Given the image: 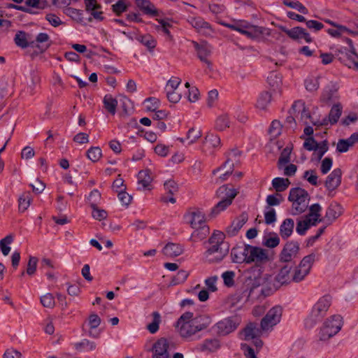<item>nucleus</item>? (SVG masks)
<instances>
[{"label": "nucleus", "instance_id": "nucleus-1", "mask_svg": "<svg viewBox=\"0 0 358 358\" xmlns=\"http://www.w3.org/2000/svg\"><path fill=\"white\" fill-rule=\"evenodd\" d=\"M248 264L255 262V264L248 269V301H262L271 293V289L265 287L268 275L264 274L262 264L270 260L268 251L260 247L248 244Z\"/></svg>", "mask_w": 358, "mask_h": 358}, {"label": "nucleus", "instance_id": "nucleus-2", "mask_svg": "<svg viewBox=\"0 0 358 358\" xmlns=\"http://www.w3.org/2000/svg\"><path fill=\"white\" fill-rule=\"evenodd\" d=\"M211 322L207 315L194 317L193 313L185 312L178 319L176 328L182 338L189 341L197 332L208 328Z\"/></svg>", "mask_w": 358, "mask_h": 358}, {"label": "nucleus", "instance_id": "nucleus-3", "mask_svg": "<svg viewBox=\"0 0 358 358\" xmlns=\"http://www.w3.org/2000/svg\"><path fill=\"white\" fill-rule=\"evenodd\" d=\"M331 303L330 295L321 297L313 306L310 315L305 320V327L307 329L313 328L317 322L322 320L326 315Z\"/></svg>", "mask_w": 358, "mask_h": 358}, {"label": "nucleus", "instance_id": "nucleus-4", "mask_svg": "<svg viewBox=\"0 0 358 358\" xmlns=\"http://www.w3.org/2000/svg\"><path fill=\"white\" fill-rule=\"evenodd\" d=\"M238 194V191L234 188H229L228 185L220 186L217 192L216 196L219 198L220 201L212 208L210 216L215 217L221 212L229 207L233 201V199Z\"/></svg>", "mask_w": 358, "mask_h": 358}, {"label": "nucleus", "instance_id": "nucleus-5", "mask_svg": "<svg viewBox=\"0 0 358 358\" xmlns=\"http://www.w3.org/2000/svg\"><path fill=\"white\" fill-rule=\"evenodd\" d=\"M310 199L308 192L301 187H294L289 191L288 200L292 202L293 215H299L303 213L308 204L306 203V200Z\"/></svg>", "mask_w": 358, "mask_h": 358}, {"label": "nucleus", "instance_id": "nucleus-6", "mask_svg": "<svg viewBox=\"0 0 358 358\" xmlns=\"http://www.w3.org/2000/svg\"><path fill=\"white\" fill-rule=\"evenodd\" d=\"M343 325L342 317L334 315L327 319L323 324L319 333L320 341H327L334 336L341 329Z\"/></svg>", "mask_w": 358, "mask_h": 358}, {"label": "nucleus", "instance_id": "nucleus-7", "mask_svg": "<svg viewBox=\"0 0 358 358\" xmlns=\"http://www.w3.org/2000/svg\"><path fill=\"white\" fill-rule=\"evenodd\" d=\"M299 250L300 246L297 241H287L279 254V262L294 264L293 259L297 257Z\"/></svg>", "mask_w": 358, "mask_h": 358}, {"label": "nucleus", "instance_id": "nucleus-8", "mask_svg": "<svg viewBox=\"0 0 358 358\" xmlns=\"http://www.w3.org/2000/svg\"><path fill=\"white\" fill-rule=\"evenodd\" d=\"M203 260L208 264H216L222 262L229 252V247L206 246Z\"/></svg>", "mask_w": 358, "mask_h": 358}, {"label": "nucleus", "instance_id": "nucleus-9", "mask_svg": "<svg viewBox=\"0 0 358 358\" xmlns=\"http://www.w3.org/2000/svg\"><path fill=\"white\" fill-rule=\"evenodd\" d=\"M282 314V308L275 306L271 308L261 320V327L263 330H268L280 322Z\"/></svg>", "mask_w": 358, "mask_h": 358}, {"label": "nucleus", "instance_id": "nucleus-10", "mask_svg": "<svg viewBox=\"0 0 358 358\" xmlns=\"http://www.w3.org/2000/svg\"><path fill=\"white\" fill-rule=\"evenodd\" d=\"M247 27L248 38L257 42L264 41L266 36H268L271 34L269 29L248 22Z\"/></svg>", "mask_w": 358, "mask_h": 358}, {"label": "nucleus", "instance_id": "nucleus-11", "mask_svg": "<svg viewBox=\"0 0 358 358\" xmlns=\"http://www.w3.org/2000/svg\"><path fill=\"white\" fill-rule=\"evenodd\" d=\"M347 43L350 48L349 52H346L345 55H342L339 57V60L343 62L345 66L350 69L358 70V55L355 52V48L353 46L352 41L350 38H347L345 39Z\"/></svg>", "mask_w": 358, "mask_h": 358}, {"label": "nucleus", "instance_id": "nucleus-12", "mask_svg": "<svg viewBox=\"0 0 358 358\" xmlns=\"http://www.w3.org/2000/svg\"><path fill=\"white\" fill-rule=\"evenodd\" d=\"M241 155V152L237 149H233L229 152L226 153L227 160L222 166L213 170L212 175L215 176L219 171L227 168V166H230L234 169V166H238L240 164Z\"/></svg>", "mask_w": 358, "mask_h": 358}, {"label": "nucleus", "instance_id": "nucleus-13", "mask_svg": "<svg viewBox=\"0 0 358 358\" xmlns=\"http://www.w3.org/2000/svg\"><path fill=\"white\" fill-rule=\"evenodd\" d=\"M338 86L337 83L330 82L324 88L321 96L320 101L324 103H329L338 98Z\"/></svg>", "mask_w": 358, "mask_h": 358}, {"label": "nucleus", "instance_id": "nucleus-14", "mask_svg": "<svg viewBox=\"0 0 358 358\" xmlns=\"http://www.w3.org/2000/svg\"><path fill=\"white\" fill-rule=\"evenodd\" d=\"M194 45V48L197 52V55L199 59L204 62L207 66L210 69L212 66V63L210 60L207 59V57L211 53V47L206 42H202L201 43H199L196 41H192Z\"/></svg>", "mask_w": 358, "mask_h": 358}, {"label": "nucleus", "instance_id": "nucleus-15", "mask_svg": "<svg viewBox=\"0 0 358 358\" xmlns=\"http://www.w3.org/2000/svg\"><path fill=\"white\" fill-rule=\"evenodd\" d=\"M169 343L165 338L158 339L152 346V358H169Z\"/></svg>", "mask_w": 358, "mask_h": 358}, {"label": "nucleus", "instance_id": "nucleus-16", "mask_svg": "<svg viewBox=\"0 0 358 358\" xmlns=\"http://www.w3.org/2000/svg\"><path fill=\"white\" fill-rule=\"evenodd\" d=\"M185 217H189V222L193 229L201 228L208 232V228H205V215L199 210L188 213Z\"/></svg>", "mask_w": 358, "mask_h": 358}, {"label": "nucleus", "instance_id": "nucleus-17", "mask_svg": "<svg viewBox=\"0 0 358 358\" xmlns=\"http://www.w3.org/2000/svg\"><path fill=\"white\" fill-rule=\"evenodd\" d=\"M285 264L284 266H281L278 273L275 277V281L280 285H287L292 282L290 272L295 264L289 263Z\"/></svg>", "mask_w": 358, "mask_h": 358}, {"label": "nucleus", "instance_id": "nucleus-18", "mask_svg": "<svg viewBox=\"0 0 358 358\" xmlns=\"http://www.w3.org/2000/svg\"><path fill=\"white\" fill-rule=\"evenodd\" d=\"M343 213V208L341 206L337 203H331L326 210L324 222L327 225L331 224L338 217Z\"/></svg>", "mask_w": 358, "mask_h": 358}, {"label": "nucleus", "instance_id": "nucleus-19", "mask_svg": "<svg viewBox=\"0 0 358 358\" xmlns=\"http://www.w3.org/2000/svg\"><path fill=\"white\" fill-rule=\"evenodd\" d=\"M342 171L339 168L334 169L327 176L324 185L329 191L335 190L341 183Z\"/></svg>", "mask_w": 358, "mask_h": 358}, {"label": "nucleus", "instance_id": "nucleus-20", "mask_svg": "<svg viewBox=\"0 0 358 358\" xmlns=\"http://www.w3.org/2000/svg\"><path fill=\"white\" fill-rule=\"evenodd\" d=\"M192 26L195 28L198 32L206 36H209L214 33L209 23L204 21L201 17H193L189 21Z\"/></svg>", "mask_w": 358, "mask_h": 358}, {"label": "nucleus", "instance_id": "nucleus-21", "mask_svg": "<svg viewBox=\"0 0 358 358\" xmlns=\"http://www.w3.org/2000/svg\"><path fill=\"white\" fill-rule=\"evenodd\" d=\"M217 333L219 335L225 336L234 331L236 327V322L231 318H226L216 324Z\"/></svg>", "mask_w": 358, "mask_h": 358}, {"label": "nucleus", "instance_id": "nucleus-22", "mask_svg": "<svg viewBox=\"0 0 358 358\" xmlns=\"http://www.w3.org/2000/svg\"><path fill=\"white\" fill-rule=\"evenodd\" d=\"M358 143V133H353L346 139H339L336 145V151L340 153L346 152Z\"/></svg>", "mask_w": 358, "mask_h": 358}, {"label": "nucleus", "instance_id": "nucleus-23", "mask_svg": "<svg viewBox=\"0 0 358 358\" xmlns=\"http://www.w3.org/2000/svg\"><path fill=\"white\" fill-rule=\"evenodd\" d=\"M288 36L294 41L304 39L306 43L313 42V38L306 29L301 27H295L288 31Z\"/></svg>", "mask_w": 358, "mask_h": 358}, {"label": "nucleus", "instance_id": "nucleus-24", "mask_svg": "<svg viewBox=\"0 0 358 358\" xmlns=\"http://www.w3.org/2000/svg\"><path fill=\"white\" fill-rule=\"evenodd\" d=\"M220 138L214 134H208L203 141L202 152L206 153L211 148H217L220 146Z\"/></svg>", "mask_w": 358, "mask_h": 358}, {"label": "nucleus", "instance_id": "nucleus-25", "mask_svg": "<svg viewBox=\"0 0 358 358\" xmlns=\"http://www.w3.org/2000/svg\"><path fill=\"white\" fill-rule=\"evenodd\" d=\"M220 347V341L217 339H206L196 345L195 349L198 352H213Z\"/></svg>", "mask_w": 358, "mask_h": 358}, {"label": "nucleus", "instance_id": "nucleus-26", "mask_svg": "<svg viewBox=\"0 0 358 358\" xmlns=\"http://www.w3.org/2000/svg\"><path fill=\"white\" fill-rule=\"evenodd\" d=\"M135 3L144 14L158 16V10L149 0H135Z\"/></svg>", "mask_w": 358, "mask_h": 358}, {"label": "nucleus", "instance_id": "nucleus-27", "mask_svg": "<svg viewBox=\"0 0 358 358\" xmlns=\"http://www.w3.org/2000/svg\"><path fill=\"white\" fill-rule=\"evenodd\" d=\"M232 262L236 264L244 263L246 261V245H238L232 248L231 252Z\"/></svg>", "mask_w": 358, "mask_h": 358}, {"label": "nucleus", "instance_id": "nucleus-28", "mask_svg": "<svg viewBox=\"0 0 358 358\" xmlns=\"http://www.w3.org/2000/svg\"><path fill=\"white\" fill-rule=\"evenodd\" d=\"M183 247L179 243H168L163 248L162 252L168 257H175L183 252Z\"/></svg>", "mask_w": 358, "mask_h": 358}, {"label": "nucleus", "instance_id": "nucleus-29", "mask_svg": "<svg viewBox=\"0 0 358 358\" xmlns=\"http://www.w3.org/2000/svg\"><path fill=\"white\" fill-rule=\"evenodd\" d=\"M294 221L292 218H286L280 226V235L282 239H287L293 233Z\"/></svg>", "mask_w": 358, "mask_h": 358}, {"label": "nucleus", "instance_id": "nucleus-30", "mask_svg": "<svg viewBox=\"0 0 358 358\" xmlns=\"http://www.w3.org/2000/svg\"><path fill=\"white\" fill-rule=\"evenodd\" d=\"M231 301L234 311H238L243 308L246 304L245 291H243L241 293L236 292L232 296Z\"/></svg>", "mask_w": 358, "mask_h": 358}, {"label": "nucleus", "instance_id": "nucleus-31", "mask_svg": "<svg viewBox=\"0 0 358 358\" xmlns=\"http://www.w3.org/2000/svg\"><path fill=\"white\" fill-rule=\"evenodd\" d=\"M224 237L225 236L222 231H215L208 241V246H215L216 248L229 247L228 244L224 242Z\"/></svg>", "mask_w": 358, "mask_h": 358}, {"label": "nucleus", "instance_id": "nucleus-32", "mask_svg": "<svg viewBox=\"0 0 358 358\" xmlns=\"http://www.w3.org/2000/svg\"><path fill=\"white\" fill-rule=\"evenodd\" d=\"M342 110L343 107L340 103L334 104L331 107L328 117H327V123L331 124H336L342 114Z\"/></svg>", "mask_w": 358, "mask_h": 358}, {"label": "nucleus", "instance_id": "nucleus-33", "mask_svg": "<svg viewBox=\"0 0 358 358\" xmlns=\"http://www.w3.org/2000/svg\"><path fill=\"white\" fill-rule=\"evenodd\" d=\"M101 324V319L98 315L93 313L89 317V325L90 330L89 331V336L93 338H98L99 332L96 329Z\"/></svg>", "mask_w": 358, "mask_h": 358}, {"label": "nucleus", "instance_id": "nucleus-34", "mask_svg": "<svg viewBox=\"0 0 358 358\" xmlns=\"http://www.w3.org/2000/svg\"><path fill=\"white\" fill-rule=\"evenodd\" d=\"M36 42L38 43V50L41 52L46 51L51 45L50 36L46 33H39L36 37Z\"/></svg>", "mask_w": 358, "mask_h": 358}, {"label": "nucleus", "instance_id": "nucleus-35", "mask_svg": "<svg viewBox=\"0 0 358 358\" xmlns=\"http://www.w3.org/2000/svg\"><path fill=\"white\" fill-rule=\"evenodd\" d=\"M271 97L269 92L265 91L260 93L257 100L256 107L260 110H266L271 102Z\"/></svg>", "mask_w": 358, "mask_h": 358}, {"label": "nucleus", "instance_id": "nucleus-36", "mask_svg": "<svg viewBox=\"0 0 358 358\" xmlns=\"http://www.w3.org/2000/svg\"><path fill=\"white\" fill-rule=\"evenodd\" d=\"M335 29H328L327 30V32L334 38H338L341 36L343 33L347 32L351 35L356 36L358 35V31H354L349 29L345 26L338 24L337 26L334 27Z\"/></svg>", "mask_w": 358, "mask_h": 358}, {"label": "nucleus", "instance_id": "nucleus-37", "mask_svg": "<svg viewBox=\"0 0 358 358\" xmlns=\"http://www.w3.org/2000/svg\"><path fill=\"white\" fill-rule=\"evenodd\" d=\"M246 222L245 217L242 215L239 217L236 218L229 227L227 233L231 236H236L239 230L243 227Z\"/></svg>", "mask_w": 358, "mask_h": 358}, {"label": "nucleus", "instance_id": "nucleus-38", "mask_svg": "<svg viewBox=\"0 0 358 358\" xmlns=\"http://www.w3.org/2000/svg\"><path fill=\"white\" fill-rule=\"evenodd\" d=\"M280 242L278 235L275 232H270L268 237L264 236L262 245L268 248H276Z\"/></svg>", "mask_w": 358, "mask_h": 358}, {"label": "nucleus", "instance_id": "nucleus-39", "mask_svg": "<svg viewBox=\"0 0 358 358\" xmlns=\"http://www.w3.org/2000/svg\"><path fill=\"white\" fill-rule=\"evenodd\" d=\"M136 38L139 43L145 45L149 51H152L156 47L157 41L150 34L140 35Z\"/></svg>", "mask_w": 358, "mask_h": 358}, {"label": "nucleus", "instance_id": "nucleus-40", "mask_svg": "<svg viewBox=\"0 0 358 358\" xmlns=\"http://www.w3.org/2000/svg\"><path fill=\"white\" fill-rule=\"evenodd\" d=\"M103 103L106 110L114 115L116 113V108L117 106V101L114 99L110 94L105 95Z\"/></svg>", "mask_w": 358, "mask_h": 358}, {"label": "nucleus", "instance_id": "nucleus-41", "mask_svg": "<svg viewBox=\"0 0 358 358\" xmlns=\"http://www.w3.org/2000/svg\"><path fill=\"white\" fill-rule=\"evenodd\" d=\"M152 179L149 170H142L138 172V182L143 189L148 188Z\"/></svg>", "mask_w": 358, "mask_h": 358}, {"label": "nucleus", "instance_id": "nucleus-42", "mask_svg": "<svg viewBox=\"0 0 358 358\" xmlns=\"http://www.w3.org/2000/svg\"><path fill=\"white\" fill-rule=\"evenodd\" d=\"M320 76H310L304 80L306 90L310 92H316L320 87L319 80Z\"/></svg>", "mask_w": 358, "mask_h": 358}, {"label": "nucleus", "instance_id": "nucleus-43", "mask_svg": "<svg viewBox=\"0 0 358 358\" xmlns=\"http://www.w3.org/2000/svg\"><path fill=\"white\" fill-rule=\"evenodd\" d=\"M289 185L290 181L288 178L277 177L272 180L273 187L279 192L287 189Z\"/></svg>", "mask_w": 358, "mask_h": 358}, {"label": "nucleus", "instance_id": "nucleus-44", "mask_svg": "<svg viewBox=\"0 0 358 358\" xmlns=\"http://www.w3.org/2000/svg\"><path fill=\"white\" fill-rule=\"evenodd\" d=\"M28 36L25 31H18L14 38L16 45L23 49L28 48Z\"/></svg>", "mask_w": 358, "mask_h": 358}, {"label": "nucleus", "instance_id": "nucleus-45", "mask_svg": "<svg viewBox=\"0 0 358 358\" xmlns=\"http://www.w3.org/2000/svg\"><path fill=\"white\" fill-rule=\"evenodd\" d=\"M152 316V321L147 325L146 328L150 334H154L158 331L162 320L160 314L157 311L153 312Z\"/></svg>", "mask_w": 358, "mask_h": 358}, {"label": "nucleus", "instance_id": "nucleus-46", "mask_svg": "<svg viewBox=\"0 0 358 358\" xmlns=\"http://www.w3.org/2000/svg\"><path fill=\"white\" fill-rule=\"evenodd\" d=\"M268 85L273 90L278 89L282 84V76L276 71H271L267 78Z\"/></svg>", "mask_w": 358, "mask_h": 358}, {"label": "nucleus", "instance_id": "nucleus-47", "mask_svg": "<svg viewBox=\"0 0 358 358\" xmlns=\"http://www.w3.org/2000/svg\"><path fill=\"white\" fill-rule=\"evenodd\" d=\"M73 347L78 352L94 350L96 348V343L87 339H83L80 342L75 343Z\"/></svg>", "mask_w": 358, "mask_h": 358}, {"label": "nucleus", "instance_id": "nucleus-48", "mask_svg": "<svg viewBox=\"0 0 358 358\" xmlns=\"http://www.w3.org/2000/svg\"><path fill=\"white\" fill-rule=\"evenodd\" d=\"M291 152L292 149L289 147H286L282 150L277 164L278 169H282L284 166L290 162Z\"/></svg>", "mask_w": 358, "mask_h": 358}, {"label": "nucleus", "instance_id": "nucleus-49", "mask_svg": "<svg viewBox=\"0 0 358 358\" xmlns=\"http://www.w3.org/2000/svg\"><path fill=\"white\" fill-rule=\"evenodd\" d=\"M64 13L78 22H82L83 21L82 10H78L71 7H66L64 9Z\"/></svg>", "mask_w": 358, "mask_h": 358}, {"label": "nucleus", "instance_id": "nucleus-50", "mask_svg": "<svg viewBox=\"0 0 358 358\" xmlns=\"http://www.w3.org/2000/svg\"><path fill=\"white\" fill-rule=\"evenodd\" d=\"M277 220L275 210L270 206H266L264 210V222L267 225L273 224Z\"/></svg>", "mask_w": 358, "mask_h": 358}, {"label": "nucleus", "instance_id": "nucleus-51", "mask_svg": "<svg viewBox=\"0 0 358 358\" xmlns=\"http://www.w3.org/2000/svg\"><path fill=\"white\" fill-rule=\"evenodd\" d=\"M316 255L315 253H311L308 255L305 256L300 262L299 265L301 268L306 269L307 271L310 273V269L313 263L315 261Z\"/></svg>", "mask_w": 358, "mask_h": 358}, {"label": "nucleus", "instance_id": "nucleus-52", "mask_svg": "<svg viewBox=\"0 0 358 358\" xmlns=\"http://www.w3.org/2000/svg\"><path fill=\"white\" fill-rule=\"evenodd\" d=\"M283 4L287 7L297 10L301 13L306 15L308 13V10L299 1H293L292 0H283Z\"/></svg>", "mask_w": 358, "mask_h": 358}, {"label": "nucleus", "instance_id": "nucleus-53", "mask_svg": "<svg viewBox=\"0 0 358 358\" xmlns=\"http://www.w3.org/2000/svg\"><path fill=\"white\" fill-rule=\"evenodd\" d=\"M264 330L262 329V327L260 328L258 327V324L255 322H248V341L250 338H253L255 336H261L262 334V331Z\"/></svg>", "mask_w": 358, "mask_h": 358}, {"label": "nucleus", "instance_id": "nucleus-54", "mask_svg": "<svg viewBox=\"0 0 358 358\" xmlns=\"http://www.w3.org/2000/svg\"><path fill=\"white\" fill-rule=\"evenodd\" d=\"M309 273L306 269L301 268L299 265L294 267V273L292 275V282H299Z\"/></svg>", "mask_w": 358, "mask_h": 358}, {"label": "nucleus", "instance_id": "nucleus-55", "mask_svg": "<svg viewBox=\"0 0 358 358\" xmlns=\"http://www.w3.org/2000/svg\"><path fill=\"white\" fill-rule=\"evenodd\" d=\"M86 155L92 162H96L101 157L102 152L99 147H91L87 150Z\"/></svg>", "mask_w": 358, "mask_h": 358}, {"label": "nucleus", "instance_id": "nucleus-56", "mask_svg": "<svg viewBox=\"0 0 358 358\" xmlns=\"http://www.w3.org/2000/svg\"><path fill=\"white\" fill-rule=\"evenodd\" d=\"M13 237L11 235H8L0 241V249L4 256H7L9 254L10 251V247L9 245L13 242Z\"/></svg>", "mask_w": 358, "mask_h": 358}, {"label": "nucleus", "instance_id": "nucleus-57", "mask_svg": "<svg viewBox=\"0 0 358 358\" xmlns=\"http://www.w3.org/2000/svg\"><path fill=\"white\" fill-rule=\"evenodd\" d=\"M282 131V124L280 121L273 120L268 129V134L272 138H277Z\"/></svg>", "mask_w": 358, "mask_h": 358}, {"label": "nucleus", "instance_id": "nucleus-58", "mask_svg": "<svg viewBox=\"0 0 358 358\" xmlns=\"http://www.w3.org/2000/svg\"><path fill=\"white\" fill-rule=\"evenodd\" d=\"M222 24L232 30L237 31L243 35H246V25L241 22H234L233 23L223 22Z\"/></svg>", "mask_w": 358, "mask_h": 358}, {"label": "nucleus", "instance_id": "nucleus-59", "mask_svg": "<svg viewBox=\"0 0 358 358\" xmlns=\"http://www.w3.org/2000/svg\"><path fill=\"white\" fill-rule=\"evenodd\" d=\"M189 273L185 270H180L176 275H174L171 280V284L176 285L178 284L183 283L187 278Z\"/></svg>", "mask_w": 358, "mask_h": 358}, {"label": "nucleus", "instance_id": "nucleus-60", "mask_svg": "<svg viewBox=\"0 0 358 358\" xmlns=\"http://www.w3.org/2000/svg\"><path fill=\"white\" fill-rule=\"evenodd\" d=\"M19 210L24 212L30 205L31 198L29 192H25L19 198Z\"/></svg>", "mask_w": 358, "mask_h": 358}, {"label": "nucleus", "instance_id": "nucleus-61", "mask_svg": "<svg viewBox=\"0 0 358 358\" xmlns=\"http://www.w3.org/2000/svg\"><path fill=\"white\" fill-rule=\"evenodd\" d=\"M91 208H92V215L94 219L102 220L106 218L108 214L105 210L99 209L94 203L91 205Z\"/></svg>", "mask_w": 358, "mask_h": 358}, {"label": "nucleus", "instance_id": "nucleus-62", "mask_svg": "<svg viewBox=\"0 0 358 358\" xmlns=\"http://www.w3.org/2000/svg\"><path fill=\"white\" fill-rule=\"evenodd\" d=\"M229 127V120L227 115L218 117L215 122V128L219 131H223Z\"/></svg>", "mask_w": 358, "mask_h": 358}, {"label": "nucleus", "instance_id": "nucleus-63", "mask_svg": "<svg viewBox=\"0 0 358 358\" xmlns=\"http://www.w3.org/2000/svg\"><path fill=\"white\" fill-rule=\"evenodd\" d=\"M202 136L201 131L196 128H191L187 134V139L189 140L188 144L195 143Z\"/></svg>", "mask_w": 358, "mask_h": 358}, {"label": "nucleus", "instance_id": "nucleus-64", "mask_svg": "<svg viewBox=\"0 0 358 358\" xmlns=\"http://www.w3.org/2000/svg\"><path fill=\"white\" fill-rule=\"evenodd\" d=\"M40 301L44 307L48 308H52L55 304L54 296L50 293H47L42 296Z\"/></svg>", "mask_w": 358, "mask_h": 358}]
</instances>
